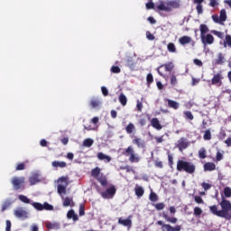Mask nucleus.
Listing matches in <instances>:
<instances>
[{
	"mask_svg": "<svg viewBox=\"0 0 231 231\" xmlns=\"http://www.w3.org/2000/svg\"><path fill=\"white\" fill-rule=\"evenodd\" d=\"M177 171H185L188 174H194L196 172V165L192 162L180 160L177 162Z\"/></svg>",
	"mask_w": 231,
	"mask_h": 231,
	"instance_id": "f257e3e1",
	"label": "nucleus"
},
{
	"mask_svg": "<svg viewBox=\"0 0 231 231\" xmlns=\"http://www.w3.org/2000/svg\"><path fill=\"white\" fill-rule=\"evenodd\" d=\"M26 179L24 177H13L11 183L14 190H24V183Z\"/></svg>",
	"mask_w": 231,
	"mask_h": 231,
	"instance_id": "f03ea898",
	"label": "nucleus"
},
{
	"mask_svg": "<svg viewBox=\"0 0 231 231\" xmlns=\"http://www.w3.org/2000/svg\"><path fill=\"white\" fill-rule=\"evenodd\" d=\"M124 154L125 156H129V162H131V163H138V162H140V156L134 152L133 146L126 148Z\"/></svg>",
	"mask_w": 231,
	"mask_h": 231,
	"instance_id": "7ed1b4c3",
	"label": "nucleus"
},
{
	"mask_svg": "<svg viewBox=\"0 0 231 231\" xmlns=\"http://www.w3.org/2000/svg\"><path fill=\"white\" fill-rule=\"evenodd\" d=\"M221 212H224V214L226 215V217H224V219H231V203L230 201L223 199L221 203Z\"/></svg>",
	"mask_w": 231,
	"mask_h": 231,
	"instance_id": "20e7f679",
	"label": "nucleus"
},
{
	"mask_svg": "<svg viewBox=\"0 0 231 231\" xmlns=\"http://www.w3.org/2000/svg\"><path fill=\"white\" fill-rule=\"evenodd\" d=\"M59 194L62 196V194H66V189H68V185H69V178L60 177L59 179Z\"/></svg>",
	"mask_w": 231,
	"mask_h": 231,
	"instance_id": "39448f33",
	"label": "nucleus"
},
{
	"mask_svg": "<svg viewBox=\"0 0 231 231\" xmlns=\"http://www.w3.org/2000/svg\"><path fill=\"white\" fill-rule=\"evenodd\" d=\"M31 205H32V207L39 211H42V210H53V206H51L50 203L48 202H44L43 204H41L39 202H32Z\"/></svg>",
	"mask_w": 231,
	"mask_h": 231,
	"instance_id": "423d86ee",
	"label": "nucleus"
},
{
	"mask_svg": "<svg viewBox=\"0 0 231 231\" xmlns=\"http://www.w3.org/2000/svg\"><path fill=\"white\" fill-rule=\"evenodd\" d=\"M157 225L162 226V231H181V226H175L174 227L169 224H164L163 221L159 220Z\"/></svg>",
	"mask_w": 231,
	"mask_h": 231,
	"instance_id": "0eeeda50",
	"label": "nucleus"
},
{
	"mask_svg": "<svg viewBox=\"0 0 231 231\" xmlns=\"http://www.w3.org/2000/svg\"><path fill=\"white\" fill-rule=\"evenodd\" d=\"M163 69L165 71H172V69H174V63L168 62L164 65L160 66L157 69V71H158L159 75H161V77H165V74L163 73V70H162Z\"/></svg>",
	"mask_w": 231,
	"mask_h": 231,
	"instance_id": "6e6552de",
	"label": "nucleus"
},
{
	"mask_svg": "<svg viewBox=\"0 0 231 231\" xmlns=\"http://www.w3.org/2000/svg\"><path fill=\"white\" fill-rule=\"evenodd\" d=\"M115 194H116V188L115 186H110L106 191L101 192V196L105 199H110Z\"/></svg>",
	"mask_w": 231,
	"mask_h": 231,
	"instance_id": "1a4fd4ad",
	"label": "nucleus"
},
{
	"mask_svg": "<svg viewBox=\"0 0 231 231\" xmlns=\"http://www.w3.org/2000/svg\"><path fill=\"white\" fill-rule=\"evenodd\" d=\"M201 42L204 45V48H207V45L208 44H214V36L212 34H206L200 36Z\"/></svg>",
	"mask_w": 231,
	"mask_h": 231,
	"instance_id": "9d476101",
	"label": "nucleus"
},
{
	"mask_svg": "<svg viewBox=\"0 0 231 231\" xmlns=\"http://www.w3.org/2000/svg\"><path fill=\"white\" fill-rule=\"evenodd\" d=\"M189 143L187 142L185 137H181L178 142L176 147L180 151V152L189 147Z\"/></svg>",
	"mask_w": 231,
	"mask_h": 231,
	"instance_id": "9b49d317",
	"label": "nucleus"
},
{
	"mask_svg": "<svg viewBox=\"0 0 231 231\" xmlns=\"http://www.w3.org/2000/svg\"><path fill=\"white\" fill-rule=\"evenodd\" d=\"M222 80H223V75H221V73H217L211 79V84L213 86H217V88H219L221 84H223Z\"/></svg>",
	"mask_w": 231,
	"mask_h": 231,
	"instance_id": "f8f14e48",
	"label": "nucleus"
},
{
	"mask_svg": "<svg viewBox=\"0 0 231 231\" xmlns=\"http://www.w3.org/2000/svg\"><path fill=\"white\" fill-rule=\"evenodd\" d=\"M179 42L180 44H181V46H185V44H190L191 46H194L196 44V42L194 41H192V38L190 36H182L179 39Z\"/></svg>",
	"mask_w": 231,
	"mask_h": 231,
	"instance_id": "ddd939ff",
	"label": "nucleus"
},
{
	"mask_svg": "<svg viewBox=\"0 0 231 231\" xmlns=\"http://www.w3.org/2000/svg\"><path fill=\"white\" fill-rule=\"evenodd\" d=\"M131 216H129L127 218L124 219L122 217L118 218L119 225H122L123 226H127V228H131L133 226V220H131Z\"/></svg>",
	"mask_w": 231,
	"mask_h": 231,
	"instance_id": "4468645a",
	"label": "nucleus"
},
{
	"mask_svg": "<svg viewBox=\"0 0 231 231\" xmlns=\"http://www.w3.org/2000/svg\"><path fill=\"white\" fill-rule=\"evenodd\" d=\"M209 210L211 214H214V216H217L218 217H226V215L225 214V212L221 210H217V206L216 205L210 206Z\"/></svg>",
	"mask_w": 231,
	"mask_h": 231,
	"instance_id": "2eb2a0df",
	"label": "nucleus"
},
{
	"mask_svg": "<svg viewBox=\"0 0 231 231\" xmlns=\"http://www.w3.org/2000/svg\"><path fill=\"white\" fill-rule=\"evenodd\" d=\"M14 216L19 219H26V217H28V213L23 208H18L14 210Z\"/></svg>",
	"mask_w": 231,
	"mask_h": 231,
	"instance_id": "dca6fc26",
	"label": "nucleus"
},
{
	"mask_svg": "<svg viewBox=\"0 0 231 231\" xmlns=\"http://www.w3.org/2000/svg\"><path fill=\"white\" fill-rule=\"evenodd\" d=\"M41 179L39 173H33L32 176L29 177V183L30 185H37L40 183Z\"/></svg>",
	"mask_w": 231,
	"mask_h": 231,
	"instance_id": "f3484780",
	"label": "nucleus"
},
{
	"mask_svg": "<svg viewBox=\"0 0 231 231\" xmlns=\"http://www.w3.org/2000/svg\"><path fill=\"white\" fill-rule=\"evenodd\" d=\"M133 143H134L135 145H137V147L139 149H143L145 147V141H143L142 138L139 137H135L133 140Z\"/></svg>",
	"mask_w": 231,
	"mask_h": 231,
	"instance_id": "a211bd4d",
	"label": "nucleus"
},
{
	"mask_svg": "<svg viewBox=\"0 0 231 231\" xmlns=\"http://www.w3.org/2000/svg\"><path fill=\"white\" fill-rule=\"evenodd\" d=\"M168 6L172 10V8H180L181 6L180 0H171L168 2Z\"/></svg>",
	"mask_w": 231,
	"mask_h": 231,
	"instance_id": "6ab92c4d",
	"label": "nucleus"
},
{
	"mask_svg": "<svg viewBox=\"0 0 231 231\" xmlns=\"http://www.w3.org/2000/svg\"><path fill=\"white\" fill-rule=\"evenodd\" d=\"M205 172L216 171V164L214 162H206L204 164Z\"/></svg>",
	"mask_w": 231,
	"mask_h": 231,
	"instance_id": "aec40b11",
	"label": "nucleus"
},
{
	"mask_svg": "<svg viewBox=\"0 0 231 231\" xmlns=\"http://www.w3.org/2000/svg\"><path fill=\"white\" fill-rule=\"evenodd\" d=\"M151 124L154 129H157V131H162V124H160V120H158V118H152Z\"/></svg>",
	"mask_w": 231,
	"mask_h": 231,
	"instance_id": "412c9836",
	"label": "nucleus"
},
{
	"mask_svg": "<svg viewBox=\"0 0 231 231\" xmlns=\"http://www.w3.org/2000/svg\"><path fill=\"white\" fill-rule=\"evenodd\" d=\"M158 10H162L163 12H171V6H169V3L166 4L161 3L157 5Z\"/></svg>",
	"mask_w": 231,
	"mask_h": 231,
	"instance_id": "4be33fe9",
	"label": "nucleus"
},
{
	"mask_svg": "<svg viewBox=\"0 0 231 231\" xmlns=\"http://www.w3.org/2000/svg\"><path fill=\"white\" fill-rule=\"evenodd\" d=\"M67 217H68V219H73V221H79V215H77L75 213V210H73V209H70L67 213Z\"/></svg>",
	"mask_w": 231,
	"mask_h": 231,
	"instance_id": "5701e85b",
	"label": "nucleus"
},
{
	"mask_svg": "<svg viewBox=\"0 0 231 231\" xmlns=\"http://www.w3.org/2000/svg\"><path fill=\"white\" fill-rule=\"evenodd\" d=\"M97 158H98V160L106 162L107 163H109V162H111V156L106 155L103 152H98Z\"/></svg>",
	"mask_w": 231,
	"mask_h": 231,
	"instance_id": "b1692460",
	"label": "nucleus"
},
{
	"mask_svg": "<svg viewBox=\"0 0 231 231\" xmlns=\"http://www.w3.org/2000/svg\"><path fill=\"white\" fill-rule=\"evenodd\" d=\"M135 191V195L137 196V198H142V196H143L145 190H143V188L142 186H135L134 189Z\"/></svg>",
	"mask_w": 231,
	"mask_h": 231,
	"instance_id": "393cba45",
	"label": "nucleus"
},
{
	"mask_svg": "<svg viewBox=\"0 0 231 231\" xmlns=\"http://www.w3.org/2000/svg\"><path fill=\"white\" fill-rule=\"evenodd\" d=\"M166 102H168L169 107H172V109H178L180 107V103L171 100V99H166Z\"/></svg>",
	"mask_w": 231,
	"mask_h": 231,
	"instance_id": "a878e982",
	"label": "nucleus"
},
{
	"mask_svg": "<svg viewBox=\"0 0 231 231\" xmlns=\"http://www.w3.org/2000/svg\"><path fill=\"white\" fill-rule=\"evenodd\" d=\"M45 226H46V228H48V230H57V228H59V224L58 223L46 222Z\"/></svg>",
	"mask_w": 231,
	"mask_h": 231,
	"instance_id": "bb28decb",
	"label": "nucleus"
},
{
	"mask_svg": "<svg viewBox=\"0 0 231 231\" xmlns=\"http://www.w3.org/2000/svg\"><path fill=\"white\" fill-rule=\"evenodd\" d=\"M162 217L165 218V220L168 221V223H172L173 225H175V223H178V218L171 217H169V215L165 213L162 214Z\"/></svg>",
	"mask_w": 231,
	"mask_h": 231,
	"instance_id": "cd10ccee",
	"label": "nucleus"
},
{
	"mask_svg": "<svg viewBox=\"0 0 231 231\" xmlns=\"http://www.w3.org/2000/svg\"><path fill=\"white\" fill-rule=\"evenodd\" d=\"M135 129L136 128L134 126V124H133V123L128 124L127 126L125 127V131L128 134L134 133Z\"/></svg>",
	"mask_w": 231,
	"mask_h": 231,
	"instance_id": "c85d7f7f",
	"label": "nucleus"
},
{
	"mask_svg": "<svg viewBox=\"0 0 231 231\" xmlns=\"http://www.w3.org/2000/svg\"><path fill=\"white\" fill-rule=\"evenodd\" d=\"M95 143V141L91 138L85 139L83 141V147H91Z\"/></svg>",
	"mask_w": 231,
	"mask_h": 231,
	"instance_id": "c756f323",
	"label": "nucleus"
},
{
	"mask_svg": "<svg viewBox=\"0 0 231 231\" xmlns=\"http://www.w3.org/2000/svg\"><path fill=\"white\" fill-rule=\"evenodd\" d=\"M208 33V27L207 24H200V37Z\"/></svg>",
	"mask_w": 231,
	"mask_h": 231,
	"instance_id": "7c9ffc66",
	"label": "nucleus"
},
{
	"mask_svg": "<svg viewBox=\"0 0 231 231\" xmlns=\"http://www.w3.org/2000/svg\"><path fill=\"white\" fill-rule=\"evenodd\" d=\"M119 102L122 106H127V97L124 94H120Z\"/></svg>",
	"mask_w": 231,
	"mask_h": 231,
	"instance_id": "2f4dec72",
	"label": "nucleus"
},
{
	"mask_svg": "<svg viewBox=\"0 0 231 231\" xmlns=\"http://www.w3.org/2000/svg\"><path fill=\"white\" fill-rule=\"evenodd\" d=\"M26 163H28V161L25 162H19L15 167V171H24V169H26Z\"/></svg>",
	"mask_w": 231,
	"mask_h": 231,
	"instance_id": "473e14b6",
	"label": "nucleus"
},
{
	"mask_svg": "<svg viewBox=\"0 0 231 231\" xmlns=\"http://www.w3.org/2000/svg\"><path fill=\"white\" fill-rule=\"evenodd\" d=\"M216 64H225V56L223 53H218V58L216 60Z\"/></svg>",
	"mask_w": 231,
	"mask_h": 231,
	"instance_id": "72a5a7b5",
	"label": "nucleus"
},
{
	"mask_svg": "<svg viewBox=\"0 0 231 231\" xmlns=\"http://www.w3.org/2000/svg\"><path fill=\"white\" fill-rule=\"evenodd\" d=\"M11 205H12V201L5 200L2 205V212H5V210H7L8 208H10Z\"/></svg>",
	"mask_w": 231,
	"mask_h": 231,
	"instance_id": "f704fd0d",
	"label": "nucleus"
},
{
	"mask_svg": "<svg viewBox=\"0 0 231 231\" xmlns=\"http://www.w3.org/2000/svg\"><path fill=\"white\" fill-rule=\"evenodd\" d=\"M168 48V51H170V53H176V45H174L173 42H170L167 46Z\"/></svg>",
	"mask_w": 231,
	"mask_h": 231,
	"instance_id": "c9c22d12",
	"label": "nucleus"
},
{
	"mask_svg": "<svg viewBox=\"0 0 231 231\" xmlns=\"http://www.w3.org/2000/svg\"><path fill=\"white\" fill-rule=\"evenodd\" d=\"M18 199H20V201H22V203H26V204H30V199H28V197L24 196V195H19Z\"/></svg>",
	"mask_w": 231,
	"mask_h": 231,
	"instance_id": "e433bc0d",
	"label": "nucleus"
},
{
	"mask_svg": "<svg viewBox=\"0 0 231 231\" xmlns=\"http://www.w3.org/2000/svg\"><path fill=\"white\" fill-rule=\"evenodd\" d=\"M219 18H220V21H221L222 23H225V21H226V11L225 9H222V10L220 11V16H219Z\"/></svg>",
	"mask_w": 231,
	"mask_h": 231,
	"instance_id": "4c0bfd02",
	"label": "nucleus"
},
{
	"mask_svg": "<svg viewBox=\"0 0 231 231\" xmlns=\"http://www.w3.org/2000/svg\"><path fill=\"white\" fill-rule=\"evenodd\" d=\"M199 158H201L202 160H205V158H207V150H205V148H201L199 151Z\"/></svg>",
	"mask_w": 231,
	"mask_h": 231,
	"instance_id": "58836bf2",
	"label": "nucleus"
},
{
	"mask_svg": "<svg viewBox=\"0 0 231 231\" xmlns=\"http://www.w3.org/2000/svg\"><path fill=\"white\" fill-rule=\"evenodd\" d=\"M97 180L99 181V183L103 186L106 187V185H107V179L106 177H98Z\"/></svg>",
	"mask_w": 231,
	"mask_h": 231,
	"instance_id": "ea45409f",
	"label": "nucleus"
},
{
	"mask_svg": "<svg viewBox=\"0 0 231 231\" xmlns=\"http://www.w3.org/2000/svg\"><path fill=\"white\" fill-rule=\"evenodd\" d=\"M202 214H203V209H201L199 207L194 208V216H197V217H199V216H201Z\"/></svg>",
	"mask_w": 231,
	"mask_h": 231,
	"instance_id": "a19ab883",
	"label": "nucleus"
},
{
	"mask_svg": "<svg viewBox=\"0 0 231 231\" xmlns=\"http://www.w3.org/2000/svg\"><path fill=\"white\" fill-rule=\"evenodd\" d=\"M224 46L225 48H226V46H231V36L230 35H226V39L224 41Z\"/></svg>",
	"mask_w": 231,
	"mask_h": 231,
	"instance_id": "79ce46f5",
	"label": "nucleus"
},
{
	"mask_svg": "<svg viewBox=\"0 0 231 231\" xmlns=\"http://www.w3.org/2000/svg\"><path fill=\"white\" fill-rule=\"evenodd\" d=\"M92 176L97 179L98 176H100V168L97 167L96 169L92 170Z\"/></svg>",
	"mask_w": 231,
	"mask_h": 231,
	"instance_id": "37998d69",
	"label": "nucleus"
},
{
	"mask_svg": "<svg viewBox=\"0 0 231 231\" xmlns=\"http://www.w3.org/2000/svg\"><path fill=\"white\" fill-rule=\"evenodd\" d=\"M204 140H212V134L210 133V130H206L204 136Z\"/></svg>",
	"mask_w": 231,
	"mask_h": 231,
	"instance_id": "c03bdc74",
	"label": "nucleus"
},
{
	"mask_svg": "<svg viewBox=\"0 0 231 231\" xmlns=\"http://www.w3.org/2000/svg\"><path fill=\"white\" fill-rule=\"evenodd\" d=\"M71 203H73V199H72L66 198L63 200V206L64 207H69V205H71Z\"/></svg>",
	"mask_w": 231,
	"mask_h": 231,
	"instance_id": "a18cd8bd",
	"label": "nucleus"
},
{
	"mask_svg": "<svg viewBox=\"0 0 231 231\" xmlns=\"http://www.w3.org/2000/svg\"><path fill=\"white\" fill-rule=\"evenodd\" d=\"M184 115H185L187 120H194V116L192 115V112L185 111Z\"/></svg>",
	"mask_w": 231,
	"mask_h": 231,
	"instance_id": "49530a36",
	"label": "nucleus"
},
{
	"mask_svg": "<svg viewBox=\"0 0 231 231\" xmlns=\"http://www.w3.org/2000/svg\"><path fill=\"white\" fill-rule=\"evenodd\" d=\"M92 107H98L100 106V101L98 99H92L90 102Z\"/></svg>",
	"mask_w": 231,
	"mask_h": 231,
	"instance_id": "de8ad7c7",
	"label": "nucleus"
},
{
	"mask_svg": "<svg viewBox=\"0 0 231 231\" xmlns=\"http://www.w3.org/2000/svg\"><path fill=\"white\" fill-rule=\"evenodd\" d=\"M211 33H213V35H217L219 39H223V37H225V34L219 31H211Z\"/></svg>",
	"mask_w": 231,
	"mask_h": 231,
	"instance_id": "09e8293b",
	"label": "nucleus"
},
{
	"mask_svg": "<svg viewBox=\"0 0 231 231\" xmlns=\"http://www.w3.org/2000/svg\"><path fill=\"white\" fill-rule=\"evenodd\" d=\"M224 194H225L226 198H230L231 197V189H230V187H226L224 189Z\"/></svg>",
	"mask_w": 231,
	"mask_h": 231,
	"instance_id": "8fccbe9b",
	"label": "nucleus"
},
{
	"mask_svg": "<svg viewBox=\"0 0 231 231\" xmlns=\"http://www.w3.org/2000/svg\"><path fill=\"white\" fill-rule=\"evenodd\" d=\"M209 6H212V8L219 6V0H209Z\"/></svg>",
	"mask_w": 231,
	"mask_h": 231,
	"instance_id": "3c124183",
	"label": "nucleus"
},
{
	"mask_svg": "<svg viewBox=\"0 0 231 231\" xmlns=\"http://www.w3.org/2000/svg\"><path fill=\"white\" fill-rule=\"evenodd\" d=\"M150 201H153V202L158 201V195H156V193L154 192H152L150 194Z\"/></svg>",
	"mask_w": 231,
	"mask_h": 231,
	"instance_id": "603ef678",
	"label": "nucleus"
},
{
	"mask_svg": "<svg viewBox=\"0 0 231 231\" xmlns=\"http://www.w3.org/2000/svg\"><path fill=\"white\" fill-rule=\"evenodd\" d=\"M178 84V79H176V75L172 74L171 77V85L176 86Z\"/></svg>",
	"mask_w": 231,
	"mask_h": 231,
	"instance_id": "864d4df0",
	"label": "nucleus"
},
{
	"mask_svg": "<svg viewBox=\"0 0 231 231\" xmlns=\"http://www.w3.org/2000/svg\"><path fill=\"white\" fill-rule=\"evenodd\" d=\"M5 231H11L12 230V222L10 220L5 221Z\"/></svg>",
	"mask_w": 231,
	"mask_h": 231,
	"instance_id": "5fc2aeb1",
	"label": "nucleus"
},
{
	"mask_svg": "<svg viewBox=\"0 0 231 231\" xmlns=\"http://www.w3.org/2000/svg\"><path fill=\"white\" fill-rule=\"evenodd\" d=\"M154 165L155 167H157L158 169H163V162H162L161 161L156 160L154 162Z\"/></svg>",
	"mask_w": 231,
	"mask_h": 231,
	"instance_id": "6e6d98bb",
	"label": "nucleus"
},
{
	"mask_svg": "<svg viewBox=\"0 0 231 231\" xmlns=\"http://www.w3.org/2000/svg\"><path fill=\"white\" fill-rule=\"evenodd\" d=\"M155 208L157 210H163V208H165V204H163V203H157L155 205Z\"/></svg>",
	"mask_w": 231,
	"mask_h": 231,
	"instance_id": "4d7b16f0",
	"label": "nucleus"
},
{
	"mask_svg": "<svg viewBox=\"0 0 231 231\" xmlns=\"http://www.w3.org/2000/svg\"><path fill=\"white\" fill-rule=\"evenodd\" d=\"M212 19H213L214 23H222L221 19L219 18V16L217 14H213Z\"/></svg>",
	"mask_w": 231,
	"mask_h": 231,
	"instance_id": "13d9d810",
	"label": "nucleus"
},
{
	"mask_svg": "<svg viewBox=\"0 0 231 231\" xmlns=\"http://www.w3.org/2000/svg\"><path fill=\"white\" fill-rule=\"evenodd\" d=\"M146 37L148 41H154V34L151 33V32H146Z\"/></svg>",
	"mask_w": 231,
	"mask_h": 231,
	"instance_id": "bf43d9fd",
	"label": "nucleus"
},
{
	"mask_svg": "<svg viewBox=\"0 0 231 231\" xmlns=\"http://www.w3.org/2000/svg\"><path fill=\"white\" fill-rule=\"evenodd\" d=\"M146 80H147L148 84H152V82L154 80V79L152 78V74H151V73L148 74L147 78H146Z\"/></svg>",
	"mask_w": 231,
	"mask_h": 231,
	"instance_id": "052dcab7",
	"label": "nucleus"
},
{
	"mask_svg": "<svg viewBox=\"0 0 231 231\" xmlns=\"http://www.w3.org/2000/svg\"><path fill=\"white\" fill-rule=\"evenodd\" d=\"M111 71H112V73H120V68L118 67V66H113L112 68H111Z\"/></svg>",
	"mask_w": 231,
	"mask_h": 231,
	"instance_id": "680f3d73",
	"label": "nucleus"
},
{
	"mask_svg": "<svg viewBox=\"0 0 231 231\" xmlns=\"http://www.w3.org/2000/svg\"><path fill=\"white\" fill-rule=\"evenodd\" d=\"M101 91H102V94L104 95V97H107L109 95V90H107V88L106 87H102Z\"/></svg>",
	"mask_w": 231,
	"mask_h": 231,
	"instance_id": "e2e57ef3",
	"label": "nucleus"
},
{
	"mask_svg": "<svg viewBox=\"0 0 231 231\" xmlns=\"http://www.w3.org/2000/svg\"><path fill=\"white\" fill-rule=\"evenodd\" d=\"M137 111H139L141 113L142 109L143 108V105L142 104V102H140V100H137Z\"/></svg>",
	"mask_w": 231,
	"mask_h": 231,
	"instance_id": "0e129e2a",
	"label": "nucleus"
},
{
	"mask_svg": "<svg viewBox=\"0 0 231 231\" xmlns=\"http://www.w3.org/2000/svg\"><path fill=\"white\" fill-rule=\"evenodd\" d=\"M211 187H212V185H210L208 183H206V182L202 183V188L204 189V190H208V189H210Z\"/></svg>",
	"mask_w": 231,
	"mask_h": 231,
	"instance_id": "69168bd1",
	"label": "nucleus"
},
{
	"mask_svg": "<svg viewBox=\"0 0 231 231\" xmlns=\"http://www.w3.org/2000/svg\"><path fill=\"white\" fill-rule=\"evenodd\" d=\"M146 8H147V10H152V8H154V3H152V2L147 3Z\"/></svg>",
	"mask_w": 231,
	"mask_h": 231,
	"instance_id": "338daca9",
	"label": "nucleus"
},
{
	"mask_svg": "<svg viewBox=\"0 0 231 231\" xmlns=\"http://www.w3.org/2000/svg\"><path fill=\"white\" fill-rule=\"evenodd\" d=\"M194 199H195L196 203H199V204L203 203V199H201V197L197 196L194 198Z\"/></svg>",
	"mask_w": 231,
	"mask_h": 231,
	"instance_id": "774afa93",
	"label": "nucleus"
}]
</instances>
